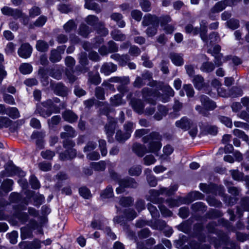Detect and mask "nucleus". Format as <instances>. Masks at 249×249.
<instances>
[{
	"label": "nucleus",
	"instance_id": "f257e3e1",
	"mask_svg": "<svg viewBox=\"0 0 249 249\" xmlns=\"http://www.w3.org/2000/svg\"><path fill=\"white\" fill-rule=\"evenodd\" d=\"M47 223V219L45 217L40 218L38 222L35 219H30L29 223L25 226L20 228V236L22 239H30L33 237V231L36 230L37 234H43L42 227Z\"/></svg>",
	"mask_w": 249,
	"mask_h": 249
},
{
	"label": "nucleus",
	"instance_id": "f03ea898",
	"mask_svg": "<svg viewBox=\"0 0 249 249\" xmlns=\"http://www.w3.org/2000/svg\"><path fill=\"white\" fill-rule=\"evenodd\" d=\"M119 206H116L117 212L123 213V215L116 216L113 220L115 223L122 225L126 224L127 221H131L137 216V213L134 210L129 207L130 203H119Z\"/></svg>",
	"mask_w": 249,
	"mask_h": 249
},
{
	"label": "nucleus",
	"instance_id": "7ed1b4c3",
	"mask_svg": "<svg viewBox=\"0 0 249 249\" xmlns=\"http://www.w3.org/2000/svg\"><path fill=\"white\" fill-rule=\"evenodd\" d=\"M161 138L162 137L159 133L152 132L149 135L144 136L142 138V141L145 143H149L147 148L148 152L153 153L158 155L157 153L161 147Z\"/></svg>",
	"mask_w": 249,
	"mask_h": 249
},
{
	"label": "nucleus",
	"instance_id": "20e7f679",
	"mask_svg": "<svg viewBox=\"0 0 249 249\" xmlns=\"http://www.w3.org/2000/svg\"><path fill=\"white\" fill-rule=\"evenodd\" d=\"M200 190L207 194H212L214 196L219 195L223 198V200L226 201L228 196L225 193V188L221 185H217L213 183L207 184L200 183L199 185Z\"/></svg>",
	"mask_w": 249,
	"mask_h": 249
},
{
	"label": "nucleus",
	"instance_id": "39448f33",
	"mask_svg": "<svg viewBox=\"0 0 249 249\" xmlns=\"http://www.w3.org/2000/svg\"><path fill=\"white\" fill-rule=\"evenodd\" d=\"M15 210V216L22 224H25L30 221L29 214L27 213L23 212L22 211L26 209V205L24 203H19L17 207L13 206Z\"/></svg>",
	"mask_w": 249,
	"mask_h": 249
},
{
	"label": "nucleus",
	"instance_id": "423d86ee",
	"mask_svg": "<svg viewBox=\"0 0 249 249\" xmlns=\"http://www.w3.org/2000/svg\"><path fill=\"white\" fill-rule=\"evenodd\" d=\"M118 183L120 187L116 189V192L118 194L123 192L125 188H136L138 186V183L136 180L129 177L120 179Z\"/></svg>",
	"mask_w": 249,
	"mask_h": 249
},
{
	"label": "nucleus",
	"instance_id": "0eeeda50",
	"mask_svg": "<svg viewBox=\"0 0 249 249\" xmlns=\"http://www.w3.org/2000/svg\"><path fill=\"white\" fill-rule=\"evenodd\" d=\"M142 94L143 99L148 103L155 105L156 101L152 97H156L159 96L160 92L157 90H153L147 87L143 88L142 90Z\"/></svg>",
	"mask_w": 249,
	"mask_h": 249
},
{
	"label": "nucleus",
	"instance_id": "6e6552de",
	"mask_svg": "<svg viewBox=\"0 0 249 249\" xmlns=\"http://www.w3.org/2000/svg\"><path fill=\"white\" fill-rule=\"evenodd\" d=\"M117 126V122L115 119L114 118L108 119V121L104 126V129L108 142H110V139L114 135Z\"/></svg>",
	"mask_w": 249,
	"mask_h": 249
},
{
	"label": "nucleus",
	"instance_id": "1a4fd4ad",
	"mask_svg": "<svg viewBox=\"0 0 249 249\" xmlns=\"http://www.w3.org/2000/svg\"><path fill=\"white\" fill-rule=\"evenodd\" d=\"M1 11L3 15L11 16L15 19L20 18L22 16L23 13L18 9H13L8 6H4L1 9Z\"/></svg>",
	"mask_w": 249,
	"mask_h": 249
},
{
	"label": "nucleus",
	"instance_id": "9d476101",
	"mask_svg": "<svg viewBox=\"0 0 249 249\" xmlns=\"http://www.w3.org/2000/svg\"><path fill=\"white\" fill-rule=\"evenodd\" d=\"M142 23L143 26H148L150 25L151 26L157 25V26H159L160 19L155 15L147 14L143 17Z\"/></svg>",
	"mask_w": 249,
	"mask_h": 249
},
{
	"label": "nucleus",
	"instance_id": "9b49d317",
	"mask_svg": "<svg viewBox=\"0 0 249 249\" xmlns=\"http://www.w3.org/2000/svg\"><path fill=\"white\" fill-rule=\"evenodd\" d=\"M227 188L229 194L235 197V200L238 199V197L241 196V189L239 187H236L233 185V183L231 181H226L224 183Z\"/></svg>",
	"mask_w": 249,
	"mask_h": 249
},
{
	"label": "nucleus",
	"instance_id": "f8f14e48",
	"mask_svg": "<svg viewBox=\"0 0 249 249\" xmlns=\"http://www.w3.org/2000/svg\"><path fill=\"white\" fill-rule=\"evenodd\" d=\"M204 197V194L199 191H195L190 192L185 198L181 197L179 201H188L191 202L197 200H202Z\"/></svg>",
	"mask_w": 249,
	"mask_h": 249
},
{
	"label": "nucleus",
	"instance_id": "ddd939ff",
	"mask_svg": "<svg viewBox=\"0 0 249 249\" xmlns=\"http://www.w3.org/2000/svg\"><path fill=\"white\" fill-rule=\"evenodd\" d=\"M32 48L29 43L22 44L18 50V54L21 57L27 58L32 53Z\"/></svg>",
	"mask_w": 249,
	"mask_h": 249
},
{
	"label": "nucleus",
	"instance_id": "4468645a",
	"mask_svg": "<svg viewBox=\"0 0 249 249\" xmlns=\"http://www.w3.org/2000/svg\"><path fill=\"white\" fill-rule=\"evenodd\" d=\"M117 70V66L116 64L112 62H105L102 65L100 72L106 75H109Z\"/></svg>",
	"mask_w": 249,
	"mask_h": 249
},
{
	"label": "nucleus",
	"instance_id": "2eb2a0df",
	"mask_svg": "<svg viewBox=\"0 0 249 249\" xmlns=\"http://www.w3.org/2000/svg\"><path fill=\"white\" fill-rule=\"evenodd\" d=\"M200 101L202 105L207 111L213 110L216 107L215 103L205 95H202L200 96Z\"/></svg>",
	"mask_w": 249,
	"mask_h": 249
},
{
	"label": "nucleus",
	"instance_id": "dca6fc26",
	"mask_svg": "<svg viewBox=\"0 0 249 249\" xmlns=\"http://www.w3.org/2000/svg\"><path fill=\"white\" fill-rule=\"evenodd\" d=\"M200 27L199 29V33L201 39L205 43L208 42V37L207 36V22L205 20H202L200 22Z\"/></svg>",
	"mask_w": 249,
	"mask_h": 249
},
{
	"label": "nucleus",
	"instance_id": "f3484780",
	"mask_svg": "<svg viewBox=\"0 0 249 249\" xmlns=\"http://www.w3.org/2000/svg\"><path fill=\"white\" fill-rule=\"evenodd\" d=\"M130 104L136 112L140 114L143 113L144 105L141 100L133 98L131 100Z\"/></svg>",
	"mask_w": 249,
	"mask_h": 249
},
{
	"label": "nucleus",
	"instance_id": "a211bd4d",
	"mask_svg": "<svg viewBox=\"0 0 249 249\" xmlns=\"http://www.w3.org/2000/svg\"><path fill=\"white\" fill-rule=\"evenodd\" d=\"M5 170L12 175H18L19 176H24L25 173L18 167L13 164L12 161L7 162L5 166Z\"/></svg>",
	"mask_w": 249,
	"mask_h": 249
},
{
	"label": "nucleus",
	"instance_id": "6ab92c4d",
	"mask_svg": "<svg viewBox=\"0 0 249 249\" xmlns=\"http://www.w3.org/2000/svg\"><path fill=\"white\" fill-rule=\"evenodd\" d=\"M64 132L60 133V136L61 139H65L67 138H74L76 135V132L75 129L69 125H66L63 127Z\"/></svg>",
	"mask_w": 249,
	"mask_h": 249
},
{
	"label": "nucleus",
	"instance_id": "aec40b11",
	"mask_svg": "<svg viewBox=\"0 0 249 249\" xmlns=\"http://www.w3.org/2000/svg\"><path fill=\"white\" fill-rule=\"evenodd\" d=\"M52 113V109L46 108L39 104H36V109L34 112V114H38L40 116L45 118L50 117Z\"/></svg>",
	"mask_w": 249,
	"mask_h": 249
},
{
	"label": "nucleus",
	"instance_id": "412c9836",
	"mask_svg": "<svg viewBox=\"0 0 249 249\" xmlns=\"http://www.w3.org/2000/svg\"><path fill=\"white\" fill-rule=\"evenodd\" d=\"M68 88L62 83H58L54 87V93L59 96L65 97L68 94Z\"/></svg>",
	"mask_w": 249,
	"mask_h": 249
},
{
	"label": "nucleus",
	"instance_id": "4be33fe9",
	"mask_svg": "<svg viewBox=\"0 0 249 249\" xmlns=\"http://www.w3.org/2000/svg\"><path fill=\"white\" fill-rule=\"evenodd\" d=\"M76 155V151L75 149H66L59 154V159L61 160H66L74 158Z\"/></svg>",
	"mask_w": 249,
	"mask_h": 249
},
{
	"label": "nucleus",
	"instance_id": "5701e85b",
	"mask_svg": "<svg viewBox=\"0 0 249 249\" xmlns=\"http://www.w3.org/2000/svg\"><path fill=\"white\" fill-rule=\"evenodd\" d=\"M178 189V185L174 184L170 186L169 188L160 187L159 191L160 195H165L166 196H170L174 195Z\"/></svg>",
	"mask_w": 249,
	"mask_h": 249
},
{
	"label": "nucleus",
	"instance_id": "b1692460",
	"mask_svg": "<svg viewBox=\"0 0 249 249\" xmlns=\"http://www.w3.org/2000/svg\"><path fill=\"white\" fill-rule=\"evenodd\" d=\"M25 194L27 198H33L35 202H42L45 200V197L43 195L33 191L26 190Z\"/></svg>",
	"mask_w": 249,
	"mask_h": 249
},
{
	"label": "nucleus",
	"instance_id": "393cba45",
	"mask_svg": "<svg viewBox=\"0 0 249 249\" xmlns=\"http://www.w3.org/2000/svg\"><path fill=\"white\" fill-rule=\"evenodd\" d=\"M85 8L89 10H93L96 13H100L102 11V8L100 5L94 0H85Z\"/></svg>",
	"mask_w": 249,
	"mask_h": 249
},
{
	"label": "nucleus",
	"instance_id": "a878e982",
	"mask_svg": "<svg viewBox=\"0 0 249 249\" xmlns=\"http://www.w3.org/2000/svg\"><path fill=\"white\" fill-rule=\"evenodd\" d=\"M133 151L139 157H142L148 152L147 149L144 145L140 143H134L133 146Z\"/></svg>",
	"mask_w": 249,
	"mask_h": 249
},
{
	"label": "nucleus",
	"instance_id": "bb28decb",
	"mask_svg": "<svg viewBox=\"0 0 249 249\" xmlns=\"http://www.w3.org/2000/svg\"><path fill=\"white\" fill-rule=\"evenodd\" d=\"M62 116L65 121L70 123H74L78 119V116L70 110L64 111L62 114Z\"/></svg>",
	"mask_w": 249,
	"mask_h": 249
},
{
	"label": "nucleus",
	"instance_id": "cd10ccee",
	"mask_svg": "<svg viewBox=\"0 0 249 249\" xmlns=\"http://www.w3.org/2000/svg\"><path fill=\"white\" fill-rule=\"evenodd\" d=\"M154 230L162 231L167 227L166 223L161 219H157L155 221H150V224H149Z\"/></svg>",
	"mask_w": 249,
	"mask_h": 249
},
{
	"label": "nucleus",
	"instance_id": "c85d7f7f",
	"mask_svg": "<svg viewBox=\"0 0 249 249\" xmlns=\"http://www.w3.org/2000/svg\"><path fill=\"white\" fill-rule=\"evenodd\" d=\"M169 58L174 64L177 66H180L183 64V59L182 55L180 54L171 53L169 54Z\"/></svg>",
	"mask_w": 249,
	"mask_h": 249
},
{
	"label": "nucleus",
	"instance_id": "c756f323",
	"mask_svg": "<svg viewBox=\"0 0 249 249\" xmlns=\"http://www.w3.org/2000/svg\"><path fill=\"white\" fill-rule=\"evenodd\" d=\"M176 125L177 127L182 129H188L193 125L192 122L187 117H183L180 120L177 121Z\"/></svg>",
	"mask_w": 249,
	"mask_h": 249
},
{
	"label": "nucleus",
	"instance_id": "7c9ffc66",
	"mask_svg": "<svg viewBox=\"0 0 249 249\" xmlns=\"http://www.w3.org/2000/svg\"><path fill=\"white\" fill-rule=\"evenodd\" d=\"M47 18L46 16L42 15L34 22L30 23L28 26L29 29H33L35 27H41L46 22Z\"/></svg>",
	"mask_w": 249,
	"mask_h": 249
},
{
	"label": "nucleus",
	"instance_id": "2f4dec72",
	"mask_svg": "<svg viewBox=\"0 0 249 249\" xmlns=\"http://www.w3.org/2000/svg\"><path fill=\"white\" fill-rule=\"evenodd\" d=\"M160 194L159 190L151 189L146 196V200L151 202H157L159 200Z\"/></svg>",
	"mask_w": 249,
	"mask_h": 249
},
{
	"label": "nucleus",
	"instance_id": "473e14b6",
	"mask_svg": "<svg viewBox=\"0 0 249 249\" xmlns=\"http://www.w3.org/2000/svg\"><path fill=\"white\" fill-rule=\"evenodd\" d=\"M130 137L129 133L123 132L121 130H118L115 136V140L121 143H124Z\"/></svg>",
	"mask_w": 249,
	"mask_h": 249
},
{
	"label": "nucleus",
	"instance_id": "72a5a7b5",
	"mask_svg": "<svg viewBox=\"0 0 249 249\" xmlns=\"http://www.w3.org/2000/svg\"><path fill=\"white\" fill-rule=\"evenodd\" d=\"M112 38L117 41H123L126 39V35L123 34L120 30L114 29L110 33Z\"/></svg>",
	"mask_w": 249,
	"mask_h": 249
},
{
	"label": "nucleus",
	"instance_id": "f704fd0d",
	"mask_svg": "<svg viewBox=\"0 0 249 249\" xmlns=\"http://www.w3.org/2000/svg\"><path fill=\"white\" fill-rule=\"evenodd\" d=\"M63 69L59 67L56 66L53 68L50 69L49 71V75L57 80H59L62 77Z\"/></svg>",
	"mask_w": 249,
	"mask_h": 249
},
{
	"label": "nucleus",
	"instance_id": "c9c22d12",
	"mask_svg": "<svg viewBox=\"0 0 249 249\" xmlns=\"http://www.w3.org/2000/svg\"><path fill=\"white\" fill-rule=\"evenodd\" d=\"M193 83L195 87L198 90L202 89L205 84L203 77L200 75H196L194 76Z\"/></svg>",
	"mask_w": 249,
	"mask_h": 249
},
{
	"label": "nucleus",
	"instance_id": "e433bc0d",
	"mask_svg": "<svg viewBox=\"0 0 249 249\" xmlns=\"http://www.w3.org/2000/svg\"><path fill=\"white\" fill-rule=\"evenodd\" d=\"M112 20L117 22L118 26L120 28H123L125 26V22L122 19L123 16L119 13H113L110 15Z\"/></svg>",
	"mask_w": 249,
	"mask_h": 249
},
{
	"label": "nucleus",
	"instance_id": "4c0bfd02",
	"mask_svg": "<svg viewBox=\"0 0 249 249\" xmlns=\"http://www.w3.org/2000/svg\"><path fill=\"white\" fill-rule=\"evenodd\" d=\"M5 114L13 119L18 118L20 116L18 110L17 108L14 107L5 108L4 114Z\"/></svg>",
	"mask_w": 249,
	"mask_h": 249
},
{
	"label": "nucleus",
	"instance_id": "58836bf2",
	"mask_svg": "<svg viewBox=\"0 0 249 249\" xmlns=\"http://www.w3.org/2000/svg\"><path fill=\"white\" fill-rule=\"evenodd\" d=\"M91 32V29L85 24H81L78 29V34L84 38H87Z\"/></svg>",
	"mask_w": 249,
	"mask_h": 249
},
{
	"label": "nucleus",
	"instance_id": "ea45409f",
	"mask_svg": "<svg viewBox=\"0 0 249 249\" xmlns=\"http://www.w3.org/2000/svg\"><path fill=\"white\" fill-rule=\"evenodd\" d=\"M200 69L203 72L210 73L214 70L215 65L212 62L207 61L202 63Z\"/></svg>",
	"mask_w": 249,
	"mask_h": 249
},
{
	"label": "nucleus",
	"instance_id": "a19ab883",
	"mask_svg": "<svg viewBox=\"0 0 249 249\" xmlns=\"http://www.w3.org/2000/svg\"><path fill=\"white\" fill-rule=\"evenodd\" d=\"M192 221L189 219L185 221L178 226V230L184 233H189L191 229Z\"/></svg>",
	"mask_w": 249,
	"mask_h": 249
},
{
	"label": "nucleus",
	"instance_id": "79ce46f5",
	"mask_svg": "<svg viewBox=\"0 0 249 249\" xmlns=\"http://www.w3.org/2000/svg\"><path fill=\"white\" fill-rule=\"evenodd\" d=\"M14 183L13 180L6 179L4 180L0 186V189L3 192L7 193L12 190V185Z\"/></svg>",
	"mask_w": 249,
	"mask_h": 249
},
{
	"label": "nucleus",
	"instance_id": "37998d69",
	"mask_svg": "<svg viewBox=\"0 0 249 249\" xmlns=\"http://www.w3.org/2000/svg\"><path fill=\"white\" fill-rule=\"evenodd\" d=\"M62 57L60 52L56 49H53L50 52L49 59L52 63H56L60 61Z\"/></svg>",
	"mask_w": 249,
	"mask_h": 249
},
{
	"label": "nucleus",
	"instance_id": "c03bdc74",
	"mask_svg": "<svg viewBox=\"0 0 249 249\" xmlns=\"http://www.w3.org/2000/svg\"><path fill=\"white\" fill-rule=\"evenodd\" d=\"M95 29L98 34L101 36H105L108 34V29L105 27V23L103 22H100L95 27Z\"/></svg>",
	"mask_w": 249,
	"mask_h": 249
},
{
	"label": "nucleus",
	"instance_id": "a18cd8bd",
	"mask_svg": "<svg viewBox=\"0 0 249 249\" xmlns=\"http://www.w3.org/2000/svg\"><path fill=\"white\" fill-rule=\"evenodd\" d=\"M76 28L77 24L72 19L69 20L63 25V29L67 33H69L72 31L75 30Z\"/></svg>",
	"mask_w": 249,
	"mask_h": 249
},
{
	"label": "nucleus",
	"instance_id": "49530a36",
	"mask_svg": "<svg viewBox=\"0 0 249 249\" xmlns=\"http://www.w3.org/2000/svg\"><path fill=\"white\" fill-rule=\"evenodd\" d=\"M108 81L110 82H114L120 83L122 85H126L129 82L128 77H112L109 79Z\"/></svg>",
	"mask_w": 249,
	"mask_h": 249
},
{
	"label": "nucleus",
	"instance_id": "de8ad7c7",
	"mask_svg": "<svg viewBox=\"0 0 249 249\" xmlns=\"http://www.w3.org/2000/svg\"><path fill=\"white\" fill-rule=\"evenodd\" d=\"M85 21L89 25L95 27L101 22L99 21V18L97 16L92 15L88 16Z\"/></svg>",
	"mask_w": 249,
	"mask_h": 249
},
{
	"label": "nucleus",
	"instance_id": "09e8293b",
	"mask_svg": "<svg viewBox=\"0 0 249 249\" xmlns=\"http://www.w3.org/2000/svg\"><path fill=\"white\" fill-rule=\"evenodd\" d=\"M41 247V241L35 239L31 242L27 243L25 246V249H40Z\"/></svg>",
	"mask_w": 249,
	"mask_h": 249
},
{
	"label": "nucleus",
	"instance_id": "8fccbe9b",
	"mask_svg": "<svg viewBox=\"0 0 249 249\" xmlns=\"http://www.w3.org/2000/svg\"><path fill=\"white\" fill-rule=\"evenodd\" d=\"M36 47L37 51L41 52H45L48 50L49 45L46 41L39 40L36 41Z\"/></svg>",
	"mask_w": 249,
	"mask_h": 249
},
{
	"label": "nucleus",
	"instance_id": "3c124183",
	"mask_svg": "<svg viewBox=\"0 0 249 249\" xmlns=\"http://www.w3.org/2000/svg\"><path fill=\"white\" fill-rule=\"evenodd\" d=\"M89 71V67L87 65H82L79 63L74 69L75 74L77 75H79L81 73H85L88 72Z\"/></svg>",
	"mask_w": 249,
	"mask_h": 249
},
{
	"label": "nucleus",
	"instance_id": "603ef678",
	"mask_svg": "<svg viewBox=\"0 0 249 249\" xmlns=\"http://www.w3.org/2000/svg\"><path fill=\"white\" fill-rule=\"evenodd\" d=\"M123 225H124V230L127 235V237L130 240H134L136 242L137 237L135 232L130 229L129 226L127 224H123Z\"/></svg>",
	"mask_w": 249,
	"mask_h": 249
},
{
	"label": "nucleus",
	"instance_id": "864d4df0",
	"mask_svg": "<svg viewBox=\"0 0 249 249\" xmlns=\"http://www.w3.org/2000/svg\"><path fill=\"white\" fill-rule=\"evenodd\" d=\"M65 73L67 78L69 79L70 83H73L77 80V77L74 74V73H75L74 69L66 68L65 69Z\"/></svg>",
	"mask_w": 249,
	"mask_h": 249
},
{
	"label": "nucleus",
	"instance_id": "5fc2aeb1",
	"mask_svg": "<svg viewBox=\"0 0 249 249\" xmlns=\"http://www.w3.org/2000/svg\"><path fill=\"white\" fill-rule=\"evenodd\" d=\"M113 192L112 188L108 186L105 190H103L100 194V196L102 198H108L112 197Z\"/></svg>",
	"mask_w": 249,
	"mask_h": 249
},
{
	"label": "nucleus",
	"instance_id": "6e6d98bb",
	"mask_svg": "<svg viewBox=\"0 0 249 249\" xmlns=\"http://www.w3.org/2000/svg\"><path fill=\"white\" fill-rule=\"evenodd\" d=\"M79 193L82 197L85 199H89L92 196L89 189L85 186L79 188Z\"/></svg>",
	"mask_w": 249,
	"mask_h": 249
},
{
	"label": "nucleus",
	"instance_id": "4d7b16f0",
	"mask_svg": "<svg viewBox=\"0 0 249 249\" xmlns=\"http://www.w3.org/2000/svg\"><path fill=\"white\" fill-rule=\"evenodd\" d=\"M218 120L223 124L229 128H231L232 126V123L231 119L227 116L218 115L217 116Z\"/></svg>",
	"mask_w": 249,
	"mask_h": 249
},
{
	"label": "nucleus",
	"instance_id": "13d9d810",
	"mask_svg": "<svg viewBox=\"0 0 249 249\" xmlns=\"http://www.w3.org/2000/svg\"><path fill=\"white\" fill-rule=\"evenodd\" d=\"M142 78L143 79L145 82L146 81H149L148 85L150 86H153L155 85V81H152L150 82V81L152 79V73L148 71H144L141 75Z\"/></svg>",
	"mask_w": 249,
	"mask_h": 249
},
{
	"label": "nucleus",
	"instance_id": "bf43d9fd",
	"mask_svg": "<svg viewBox=\"0 0 249 249\" xmlns=\"http://www.w3.org/2000/svg\"><path fill=\"white\" fill-rule=\"evenodd\" d=\"M226 1H225V0L217 2L215 5L212 7V11H216L217 13H219L222 11L225 8L227 5H228L227 3H226Z\"/></svg>",
	"mask_w": 249,
	"mask_h": 249
},
{
	"label": "nucleus",
	"instance_id": "052dcab7",
	"mask_svg": "<svg viewBox=\"0 0 249 249\" xmlns=\"http://www.w3.org/2000/svg\"><path fill=\"white\" fill-rule=\"evenodd\" d=\"M10 202H19L22 199V196L17 192H12L9 196Z\"/></svg>",
	"mask_w": 249,
	"mask_h": 249
},
{
	"label": "nucleus",
	"instance_id": "680f3d73",
	"mask_svg": "<svg viewBox=\"0 0 249 249\" xmlns=\"http://www.w3.org/2000/svg\"><path fill=\"white\" fill-rule=\"evenodd\" d=\"M142 173V167L140 165L133 166L128 170V173L132 176H138Z\"/></svg>",
	"mask_w": 249,
	"mask_h": 249
},
{
	"label": "nucleus",
	"instance_id": "e2e57ef3",
	"mask_svg": "<svg viewBox=\"0 0 249 249\" xmlns=\"http://www.w3.org/2000/svg\"><path fill=\"white\" fill-rule=\"evenodd\" d=\"M92 166L94 169L97 171H103L105 170L106 163L105 161L100 160L98 162H93Z\"/></svg>",
	"mask_w": 249,
	"mask_h": 249
},
{
	"label": "nucleus",
	"instance_id": "0e129e2a",
	"mask_svg": "<svg viewBox=\"0 0 249 249\" xmlns=\"http://www.w3.org/2000/svg\"><path fill=\"white\" fill-rule=\"evenodd\" d=\"M98 142L99 148L100 150L102 156H106L107 153V142L106 141L103 139H100L99 140Z\"/></svg>",
	"mask_w": 249,
	"mask_h": 249
},
{
	"label": "nucleus",
	"instance_id": "69168bd1",
	"mask_svg": "<svg viewBox=\"0 0 249 249\" xmlns=\"http://www.w3.org/2000/svg\"><path fill=\"white\" fill-rule=\"evenodd\" d=\"M78 62L79 64L88 66L89 61L87 58V54L86 52H81L78 54Z\"/></svg>",
	"mask_w": 249,
	"mask_h": 249
},
{
	"label": "nucleus",
	"instance_id": "338daca9",
	"mask_svg": "<svg viewBox=\"0 0 249 249\" xmlns=\"http://www.w3.org/2000/svg\"><path fill=\"white\" fill-rule=\"evenodd\" d=\"M19 71L23 74H29L32 71V67L28 63H23L20 65Z\"/></svg>",
	"mask_w": 249,
	"mask_h": 249
},
{
	"label": "nucleus",
	"instance_id": "774afa93",
	"mask_svg": "<svg viewBox=\"0 0 249 249\" xmlns=\"http://www.w3.org/2000/svg\"><path fill=\"white\" fill-rule=\"evenodd\" d=\"M222 213L219 210L212 209L207 213V217L210 219H215L221 217Z\"/></svg>",
	"mask_w": 249,
	"mask_h": 249
}]
</instances>
